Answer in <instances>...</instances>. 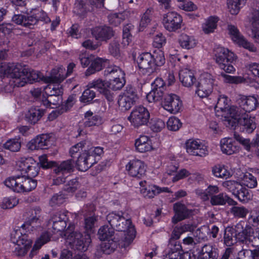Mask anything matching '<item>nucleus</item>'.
<instances>
[{
  "label": "nucleus",
  "mask_w": 259,
  "mask_h": 259,
  "mask_svg": "<svg viewBox=\"0 0 259 259\" xmlns=\"http://www.w3.org/2000/svg\"><path fill=\"white\" fill-rule=\"evenodd\" d=\"M104 75L107 78L111 79H119L125 78V73L117 66H110L107 67L104 71Z\"/></svg>",
  "instance_id": "obj_29"
},
{
  "label": "nucleus",
  "mask_w": 259,
  "mask_h": 259,
  "mask_svg": "<svg viewBox=\"0 0 259 259\" xmlns=\"http://www.w3.org/2000/svg\"><path fill=\"white\" fill-rule=\"evenodd\" d=\"M126 169L130 176L142 179L145 175L146 166L143 161L133 159L126 165Z\"/></svg>",
  "instance_id": "obj_17"
},
{
  "label": "nucleus",
  "mask_w": 259,
  "mask_h": 259,
  "mask_svg": "<svg viewBox=\"0 0 259 259\" xmlns=\"http://www.w3.org/2000/svg\"><path fill=\"white\" fill-rule=\"evenodd\" d=\"M173 207L175 214L172 218V222L175 224L187 219L192 213L191 210L188 209L184 204L180 202L175 203Z\"/></svg>",
  "instance_id": "obj_23"
},
{
  "label": "nucleus",
  "mask_w": 259,
  "mask_h": 259,
  "mask_svg": "<svg viewBox=\"0 0 259 259\" xmlns=\"http://www.w3.org/2000/svg\"><path fill=\"white\" fill-rule=\"evenodd\" d=\"M50 140L47 135L42 134L37 136L28 143L27 147L30 150H35L46 148Z\"/></svg>",
  "instance_id": "obj_25"
},
{
  "label": "nucleus",
  "mask_w": 259,
  "mask_h": 259,
  "mask_svg": "<svg viewBox=\"0 0 259 259\" xmlns=\"http://www.w3.org/2000/svg\"><path fill=\"white\" fill-rule=\"evenodd\" d=\"M12 21L17 24L33 29L40 21L48 23L51 22V19L43 10H34L26 14H15Z\"/></svg>",
  "instance_id": "obj_4"
},
{
  "label": "nucleus",
  "mask_w": 259,
  "mask_h": 259,
  "mask_svg": "<svg viewBox=\"0 0 259 259\" xmlns=\"http://www.w3.org/2000/svg\"><path fill=\"white\" fill-rule=\"evenodd\" d=\"M139 185L140 192L145 198H153L155 195L162 192H169L168 188L167 187L160 188L154 185H150L148 184L146 181H141Z\"/></svg>",
  "instance_id": "obj_19"
},
{
  "label": "nucleus",
  "mask_w": 259,
  "mask_h": 259,
  "mask_svg": "<svg viewBox=\"0 0 259 259\" xmlns=\"http://www.w3.org/2000/svg\"><path fill=\"white\" fill-rule=\"evenodd\" d=\"M230 211L235 217L240 218H245L249 212L248 209L244 206H233Z\"/></svg>",
  "instance_id": "obj_62"
},
{
  "label": "nucleus",
  "mask_w": 259,
  "mask_h": 259,
  "mask_svg": "<svg viewBox=\"0 0 259 259\" xmlns=\"http://www.w3.org/2000/svg\"><path fill=\"white\" fill-rule=\"evenodd\" d=\"M247 0H228L227 5L230 13L236 15L240 8L245 4Z\"/></svg>",
  "instance_id": "obj_41"
},
{
  "label": "nucleus",
  "mask_w": 259,
  "mask_h": 259,
  "mask_svg": "<svg viewBox=\"0 0 259 259\" xmlns=\"http://www.w3.org/2000/svg\"><path fill=\"white\" fill-rule=\"evenodd\" d=\"M152 15V9H148L143 15L140 22V31H143L144 29L150 23Z\"/></svg>",
  "instance_id": "obj_59"
},
{
  "label": "nucleus",
  "mask_w": 259,
  "mask_h": 259,
  "mask_svg": "<svg viewBox=\"0 0 259 259\" xmlns=\"http://www.w3.org/2000/svg\"><path fill=\"white\" fill-rule=\"evenodd\" d=\"M186 151L190 155L203 157L208 154L207 147L199 140L189 139L186 142Z\"/></svg>",
  "instance_id": "obj_16"
},
{
  "label": "nucleus",
  "mask_w": 259,
  "mask_h": 259,
  "mask_svg": "<svg viewBox=\"0 0 259 259\" xmlns=\"http://www.w3.org/2000/svg\"><path fill=\"white\" fill-rule=\"evenodd\" d=\"M219 249L211 244H205L199 252L198 259H218Z\"/></svg>",
  "instance_id": "obj_26"
},
{
  "label": "nucleus",
  "mask_w": 259,
  "mask_h": 259,
  "mask_svg": "<svg viewBox=\"0 0 259 259\" xmlns=\"http://www.w3.org/2000/svg\"><path fill=\"white\" fill-rule=\"evenodd\" d=\"M74 169V162L72 159H69L63 161L60 163L56 162V166L54 169V171L56 174H62L63 175L66 173L72 172Z\"/></svg>",
  "instance_id": "obj_31"
},
{
  "label": "nucleus",
  "mask_w": 259,
  "mask_h": 259,
  "mask_svg": "<svg viewBox=\"0 0 259 259\" xmlns=\"http://www.w3.org/2000/svg\"><path fill=\"white\" fill-rule=\"evenodd\" d=\"M80 187V184L77 179H73L69 181L64 186L63 191L68 194H73Z\"/></svg>",
  "instance_id": "obj_56"
},
{
  "label": "nucleus",
  "mask_w": 259,
  "mask_h": 259,
  "mask_svg": "<svg viewBox=\"0 0 259 259\" xmlns=\"http://www.w3.org/2000/svg\"><path fill=\"white\" fill-rule=\"evenodd\" d=\"M114 229L112 227H109L108 226H103L101 227L98 231V237L101 240H107L112 237L114 233Z\"/></svg>",
  "instance_id": "obj_46"
},
{
  "label": "nucleus",
  "mask_w": 259,
  "mask_h": 259,
  "mask_svg": "<svg viewBox=\"0 0 259 259\" xmlns=\"http://www.w3.org/2000/svg\"><path fill=\"white\" fill-rule=\"evenodd\" d=\"M151 57L154 64L155 70L156 66H161L165 63V59L164 53L160 50H155L151 54Z\"/></svg>",
  "instance_id": "obj_45"
},
{
  "label": "nucleus",
  "mask_w": 259,
  "mask_h": 259,
  "mask_svg": "<svg viewBox=\"0 0 259 259\" xmlns=\"http://www.w3.org/2000/svg\"><path fill=\"white\" fill-rule=\"evenodd\" d=\"M165 93L163 91L152 88V90L147 95V99L149 102L159 101L165 97Z\"/></svg>",
  "instance_id": "obj_49"
},
{
  "label": "nucleus",
  "mask_w": 259,
  "mask_h": 259,
  "mask_svg": "<svg viewBox=\"0 0 259 259\" xmlns=\"http://www.w3.org/2000/svg\"><path fill=\"white\" fill-rule=\"evenodd\" d=\"M242 249L238 253L239 259H254L253 250L248 249L249 244L250 242H247L246 244L242 243Z\"/></svg>",
  "instance_id": "obj_54"
},
{
  "label": "nucleus",
  "mask_w": 259,
  "mask_h": 259,
  "mask_svg": "<svg viewBox=\"0 0 259 259\" xmlns=\"http://www.w3.org/2000/svg\"><path fill=\"white\" fill-rule=\"evenodd\" d=\"M100 247L103 253L109 254L114 252L117 247V244L113 239H110L102 242Z\"/></svg>",
  "instance_id": "obj_42"
},
{
  "label": "nucleus",
  "mask_w": 259,
  "mask_h": 259,
  "mask_svg": "<svg viewBox=\"0 0 259 259\" xmlns=\"http://www.w3.org/2000/svg\"><path fill=\"white\" fill-rule=\"evenodd\" d=\"M233 139L224 138L221 141V148L222 151L227 155H231L238 151V148L235 145Z\"/></svg>",
  "instance_id": "obj_34"
},
{
  "label": "nucleus",
  "mask_w": 259,
  "mask_h": 259,
  "mask_svg": "<svg viewBox=\"0 0 259 259\" xmlns=\"http://www.w3.org/2000/svg\"><path fill=\"white\" fill-rule=\"evenodd\" d=\"M252 231L250 226L245 224L244 221H240L234 227L226 228L224 234V243L227 246H231L237 242L242 243L250 242L249 236Z\"/></svg>",
  "instance_id": "obj_2"
},
{
  "label": "nucleus",
  "mask_w": 259,
  "mask_h": 259,
  "mask_svg": "<svg viewBox=\"0 0 259 259\" xmlns=\"http://www.w3.org/2000/svg\"><path fill=\"white\" fill-rule=\"evenodd\" d=\"M182 18L175 12H169L163 16V24L169 31H175L181 27Z\"/></svg>",
  "instance_id": "obj_15"
},
{
  "label": "nucleus",
  "mask_w": 259,
  "mask_h": 259,
  "mask_svg": "<svg viewBox=\"0 0 259 259\" xmlns=\"http://www.w3.org/2000/svg\"><path fill=\"white\" fill-rule=\"evenodd\" d=\"M218 18L214 17H209L202 25V29L205 33L212 32L217 27Z\"/></svg>",
  "instance_id": "obj_50"
},
{
  "label": "nucleus",
  "mask_w": 259,
  "mask_h": 259,
  "mask_svg": "<svg viewBox=\"0 0 259 259\" xmlns=\"http://www.w3.org/2000/svg\"><path fill=\"white\" fill-rule=\"evenodd\" d=\"M179 78L182 84L186 87H191L196 81L193 73L187 68L180 71Z\"/></svg>",
  "instance_id": "obj_30"
},
{
  "label": "nucleus",
  "mask_w": 259,
  "mask_h": 259,
  "mask_svg": "<svg viewBox=\"0 0 259 259\" xmlns=\"http://www.w3.org/2000/svg\"><path fill=\"white\" fill-rule=\"evenodd\" d=\"M90 88H94L97 89L100 93L108 87V82L98 78L93 80L89 83L88 85Z\"/></svg>",
  "instance_id": "obj_48"
},
{
  "label": "nucleus",
  "mask_w": 259,
  "mask_h": 259,
  "mask_svg": "<svg viewBox=\"0 0 259 259\" xmlns=\"http://www.w3.org/2000/svg\"><path fill=\"white\" fill-rule=\"evenodd\" d=\"M215 81L214 76L210 73H204L201 74L196 85V93L200 98L208 97L212 92Z\"/></svg>",
  "instance_id": "obj_9"
},
{
  "label": "nucleus",
  "mask_w": 259,
  "mask_h": 259,
  "mask_svg": "<svg viewBox=\"0 0 259 259\" xmlns=\"http://www.w3.org/2000/svg\"><path fill=\"white\" fill-rule=\"evenodd\" d=\"M46 97L53 96H61L63 94V90L59 84H50L45 88Z\"/></svg>",
  "instance_id": "obj_43"
},
{
  "label": "nucleus",
  "mask_w": 259,
  "mask_h": 259,
  "mask_svg": "<svg viewBox=\"0 0 259 259\" xmlns=\"http://www.w3.org/2000/svg\"><path fill=\"white\" fill-rule=\"evenodd\" d=\"M138 99L136 88L130 84L127 85L123 93L119 96L118 104L122 110H129Z\"/></svg>",
  "instance_id": "obj_10"
},
{
  "label": "nucleus",
  "mask_w": 259,
  "mask_h": 259,
  "mask_svg": "<svg viewBox=\"0 0 259 259\" xmlns=\"http://www.w3.org/2000/svg\"><path fill=\"white\" fill-rule=\"evenodd\" d=\"M41 220V210L39 207H36L31 209L28 214L25 224L22 225V228L25 227L26 225L32 226L36 225L35 226L40 224Z\"/></svg>",
  "instance_id": "obj_27"
},
{
  "label": "nucleus",
  "mask_w": 259,
  "mask_h": 259,
  "mask_svg": "<svg viewBox=\"0 0 259 259\" xmlns=\"http://www.w3.org/2000/svg\"><path fill=\"white\" fill-rule=\"evenodd\" d=\"M68 220L66 214L60 212L53 214L48 223L49 228L51 227L53 232L56 233L63 231L67 226Z\"/></svg>",
  "instance_id": "obj_18"
},
{
  "label": "nucleus",
  "mask_w": 259,
  "mask_h": 259,
  "mask_svg": "<svg viewBox=\"0 0 259 259\" xmlns=\"http://www.w3.org/2000/svg\"><path fill=\"white\" fill-rule=\"evenodd\" d=\"M222 186L228 191L231 192L234 195L238 192L239 188H241V184L236 181L228 180L224 182Z\"/></svg>",
  "instance_id": "obj_53"
},
{
  "label": "nucleus",
  "mask_w": 259,
  "mask_h": 259,
  "mask_svg": "<svg viewBox=\"0 0 259 259\" xmlns=\"http://www.w3.org/2000/svg\"><path fill=\"white\" fill-rule=\"evenodd\" d=\"M243 184L249 188H254L257 186L256 178L252 174L246 172L242 178Z\"/></svg>",
  "instance_id": "obj_51"
},
{
  "label": "nucleus",
  "mask_w": 259,
  "mask_h": 259,
  "mask_svg": "<svg viewBox=\"0 0 259 259\" xmlns=\"http://www.w3.org/2000/svg\"><path fill=\"white\" fill-rule=\"evenodd\" d=\"M127 18L125 12L114 13L108 16V20L110 24L117 26Z\"/></svg>",
  "instance_id": "obj_52"
},
{
  "label": "nucleus",
  "mask_w": 259,
  "mask_h": 259,
  "mask_svg": "<svg viewBox=\"0 0 259 259\" xmlns=\"http://www.w3.org/2000/svg\"><path fill=\"white\" fill-rule=\"evenodd\" d=\"M149 117L148 110L143 106H139L133 110L128 119L134 126L139 127L147 124Z\"/></svg>",
  "instance_id": "obj_12"
},
{
  "label": "nucleus",
  "mask_w": 259,
  "mask_h": 259,
  "mask_svg": "<svg viewBox=\"0 0 259 259\" xmlns=\"http://www.w3.org/2000/svg\"><path fill=\"white\" fill-rule=\"evenodd\" d=\"M108 51L114 57L119 58L120 56V48L119 41L115 38L109 44Z\"/></svg>",
  "instance_id": "obj_47"
},
{
  "label": "nucleus",
  "mask_w": 259,
  "mask_h": 259,
  "mask_svg": "<svg viewBox=\"0 0 259 259\" xmlns=\"http://www.w3.org/2000/svg\"><path fill=\"white\" fill-rule=\"evenodd\" d=\"M180 120L176 117H170L167 121V126L170 131H178L181 126Z\"/></svg>",
  "instance_id": "obj_64"
},
{
  "label": "nucleus",
  "mask_w": 259,
  "mask_h": 259,
  "mask_svg": "<svg viewBox=\"0 0 259 259\" xmlns=\"http://www.w3.org/2000/svg\"><path fill=\"white\" fill-rule=\"evenodd\" d=\"M164 108L171 113H177L181 109L182 103L175 94H167L162 102Z\"/></svg>",
  "instance_id": "obj_21"
},
{
  "label": "nucleus",
  "mask_w": 259,
  "mask_h": 259,
  "mask_svg": "<svg viewBox=\"0 0 259 259\" xmlns=\"http://www.w3.org/2000/svg\"><path fill=\"white\" fill-rule=\"evenodd\" d=\"M234 196L243 203L247 202L251 197L248 190L242 185H241V188H239L238 192H236Z\"/></svg>",
  "instance_id": "obj_55"
},
{
  "label": "nucleus",
  "mask_w": 259,
  "mask_h": 259,
  "mask_svg": "<svg viewBox=\"0 0 259 259\" xmlns=\"http://www.w3.org/2000/svg\"><path fill=\"white\" fill-rule=\"evenodd\" d=\"M65 195L62 193L55 194L50 200V204L52 207L60 205L65 202Z\"/></svg>",
  "instance_id": "obj_61"
},
{
  "label": "nucleus",
  "mask_w": 259,
  "mask_h": 259,
  "mask_svg": "<svg viewBox=\"0 0 259 259\" xmlns=\"http://www.w3.org/2000/svg\"><path fill=\"white\" fill-rule=\"evenodd\" d=\"M105 62V60L101 58H97L94 59L93 58L91 63V65L85 72L87 76L90 75L97 71H99L102 69L103 63Z\"/></svg>",
  "instance_id": "obj_38"
},
{
  "label": "nucleus",
  "mask_w": 259,
  "mask_h": 259,
  "mask_svg": "<svg viewBox=\"0 0 259 259\" xmlns=\"http://www.w3.org/2000/svg\"><path fill=\"white\" fill-rule=\"evenodd\" d=\"M227 28L230 37L234 42L250 52H256V48L244 37L236 26L228 24Z\"/></svg>",
  "instance_id": "obj_13"
},
{
  "label": "nucleus",
  "mask_w": 259,
  "mask_h": 259,
  "mask_svg": "<svg viewBox=\"0 0 259 259\" xmlns=\"http://www.w3.org/2000/svg\"><path fill=\"white\" fill-rule=\"evenodd\" d=\"M96 162V159H94L93 155H89L86 150H84V152L78 157L76 164L79 170L84 171Z\"/></svg>",
  "instance_id": "obj_24"
},
{
  "label": "nucleus",
  "mask_w": 259,
  "mask_h": 259,
  "mask_svg": "<svg viewBox=\"0 0 259 259\" xmlns=\"http://www.w3.org/2000/svg\"><path fill=\"white\" fill-rule=\"evenodd\" d=\"M165 126V122L159 118H152L150 122V128L155 132L161 131Z\"/></svg>",
  "instance_id": "obj_60"
},
{
  "label": "nucleus",
  "mask_w": 259,
  "mask_h": 259,
  "mask_svg": "<svg viewBox=\"0 0 259 259\" xmlns=\"http://www.w3.org/2000/svg\"><path fill=\"white\" fill-rule=\"evenodd\" d=\"M21 147V141L19 138L10 139L4 144V147L6 149L14 152L19 151Z\"/></svg>",
  "instance_id": "obj_44"
},
{
  "label": "nucleus",
  "mask_w": 259,
  "mask_h": 259,
  "mask_svg": "<svg viewBox=\"0 0 259 259\" xmlns=\"http://www.w3.org/2000/svg\"><path fill=\"white\" fill-rule=\"evenodd\" d=\"M45 110L38 107L31 108L26 115V118L31 124L36 123L44 115Z\"/></svg>",
  "instance_id": "obj_33"
},
{
  "label": "nucleus",
  "mask_w": 259,
  "mask_h": 259,
  "mask_svg": "<svg viewBox=\"0 0 259 259\" xmlns=\"http://www.w3.org/2000/svg\"><path fill=\"white\" fill-rule=\"evenodd\" d=\"M84 119L85 121L84 124L88 127L97 125L101 122L100 117L91 111H88L85 113Z\"/></svg>",
  "instance_id": "obj_40"
},
{
  "label": "nucleus",
  "mask_w": 259,
  "mask_h": 259,
  "mask_svg": "<svg viewBox=\"0 0 259 259\" xmlns=\"http://www.w3.org/2000/svg\"><path fill=\"white\" fill-rule=\"evenodd\" d=\"M238 113L235 114L231 119H227L226 125L228 127L236 126L238 124L240 126L243 132L251 133L256 128V123L254 117L250 116L240 108Z\"/></svg>",
  "instance_id": "obj_6"
},
{
  "label": "nucleus",
  "mask_w": 259,
  "mask_h": 259,
  "mask_svg": "<svg viewBox=\"0 0 259 259\" xmlns=\"http://www.w3.org/2000/svg\"><path fill=\"white\" fill-rule=\"evenodd\" d=\"M135 146L136 150L141 153L150 151L152 149L151 141L146 136H141L136 139Z\"/></svg>",
  "instance_id": "obj_28"
},
{
  "label": "nucleus",
  "mask_w": 259,
  "mask_h": 259,
  "mask_svg": "<svg viewBox=\"0 0 259 259\" xmlns=\"http://www.w3.org/2000/svg\"><path fill=\"white\" fill-rule=\"evenodd\" d=\"M76 102L75 96H70L64 104L61 105L60 107V111H57V110L53 111L49 116L50 120H53L57 117L58 114L63 113L64 112L67 111L69 110L74 104Z\"/></svg>",
  "instance_id": "obj_32"
},
{
  "label": "nucleus",
  "mask_w": 259,
  "mask_h": 259,
  "mask_svg": "<svg viewBox=\"0 0 259 259\" xmlns=\"http://www.w3.org/2000/svg\"><path fill=\"white\" fill-rule=\"evenodd\" d=\"M62 102V97L61 96H53L49 97H46L44 94L42 98V103L47 107H51V105H59ZM52 108H55L52 107Z\"/></svg>",
  "instance_id": "obj_39"
},
{
  "label": "nucleus",
  "mask_w": 259,
  "mask_h": 259,
  "mask_svg": "<svg viewBox=\"0 0 259 259\" xmlns=\"http://www.w3.org/2000/svg\"><path fill=\"white\" fill-rule=\"evenodd\" d=\"M137 62L139 68L142 70L143 73L149 75L155 71L151 53L146 52L140 54Z\"/></svg>",
  "instance_id": "obj_20"
},
{
  "label": "nucleus",
  "mask_w": 259,
  "mask_h": 259,
  "mask_svg": "<svg viewBox=\"0 0 259 259\" xmlns=\"http://www.w3.org/2000/svg\"><path fill=\"white\" fill-rule=\"evenodd\" d=\"M68 240L72 248L81 252L88 249L91 242V239L88 234L83 236L82 234L76 231L70 234Z\"/></svg>",
  "instance_id": "obj_11"
},
{
  "label": "nucleus",
  "mask_w": 259,
  "mask_h": 259,
  "mask_svg": "<svg viewBox=\"0 0 259 259\" xmlns=\"http://www.w3.org/2000/svg\"><path fill=\"white\" fill-rule=\"evenodd\" d=\"M13 242L17 244L25 245L30 247L31 245V241L28 238V236L26 234L21 232V230H16L12 235Z\"/></svg>",
  "instance_id": "obj_35"
},
{
  "label": "nucleus",
  "mask_w": 259,
  "mask_h": 259,
  "mask_svg": "<svg viewBox=\"0 0 259 259\" xmlns=\"http://www.w3.org/2000/svg\"><path fill=\"white\" fill-rule=\"evenodd\" d=\"M64 71L62 68L58 70L53 69L50 76H45L39 72L14 63L2 64L1 69L2 73L11 78L10 85L14 87H21L27 83H33L40 81L45 83H59L64 80Z\"/></svg>",
  "instance_id": "obj_1"
},
{
  "label": "nucleus",
  "mask_w": 259,
  "mask_h": 259,
  "mask_svg": "<svg viewBox=\"0 0 259 259\" xmlns=\"http://www.w3.org/2000/svg\"><path fill=\"white\" fill-rule=\"evenodd\" d=\"M91 32L96 40L106 42L114 37L115 34L113 28L107 25L96 26L91 29Z\"/></svg>",
  "instance_id": "obj_14"
},
{
  "label": "nucleus",
  "mask_w": 259,
  "mask_h": 259,
  "mask_svg": "<svg viewBox=\"0 0 259 259\" xmlns=\"http://www.w3.org/2000/svg\"><path fill=\"white\" fill-rule=\"evenodd\" d=\"M123 214L122 211H113L107 215L106 219L114 229L124 232L125 239L131 242L135 237L136 230L132 225L131 220L125 218Z\"/></svg>",
  "instance_id": "obj_3"
},
{
  "label": "nucleus",
  "mask_w": 259,
  "mask_h": 259,
  "mask_svg": "<svg viewBox=\"0 0 259 259\" xmlns=\"http://www.w3.org/2000/svg\"><path fill=\"white\" fill-rule=\"evenodd\" d=\"M193 229V226L190 224H181L175 227L170 238L177 240L181 234L186 232L192 231Z\"/></svg>",
  "instance_id": "obj_37"
},
{
  "label": "nucleus",
  "mask_w": 259,
  "mask_h": 259,
  "mask_svg": "<svg viewBox=\"0 0 259 259\" xmlns=\"http://www.w3.org/2000/svg\"><path fill=\"white\" fill-rule=\"evenodd\" d=\"M34 160L31 158H22L18 162V166L19 167V170L22 172L21 175H23L27 170V169L31 165V164L33 162Z\"/></svg>",
  "instance_id": "obj_58"
},
{
  "label": "nucleus",
  "mask_w": 259,
  "mask_h": 259,
  "mask_svg": "<svg viewBox=\"0 0 259 259\" xmlns=\"http://www.w3.org/2000/svg\"><path fill=\"white\" fill-rule=\"evenodd\" d=\"M125 79L122 78L118 79H111L108 82V87L113 91H117L121 89L125 84Z\"/></svg>",
  "instance_id": "obj_63"
},
{
  "label": "nucleus",
  "mask_w": 259,
  "mask_h": 259,
  "mask_svg": "<svg viewBox=\"0 0 259 259\" xmlns=\"http://www.w3.org/2000/svg\"><path fill=\"white\" fill-rule=\"evenodd\" d=\"M212 171L213 175L216 177L227 178L230 176V172L224 166L221 165H215L212 168Z\"/></svg>",
  "instance_id": "obj_57"
},
{
  "label": "nucleus",
  "mask_w": 259,
  "mask_h": 259,
  "mask_svg": "<svg viewBox=\"0 0 259 259\" xmlns=\"http://www.w3.org/2000/svg\"><path fill=\"white\" fill-rule=\"evenodd\" d=\"M230 100L225 95H220L218 99L217 103L215 106L216 115L222 117V119L226 125L228 122L227 119L234 117L235 114L238 113L240 108L232 106L229 108Z\"/></svg>",
  "instance_id": "obj_8"
},
{
  "label": "nucleus",
  "mask_w": 259,
  "mask_h": 259,
  "mask_svg": "<svg viewBox=\"0 0 259 259\" xmlns=\"http://www.w3.org/2000/svg\"><path fill=\"white\" fill-rule=\"evenodd\" d=\"M179 41L183 48L188 50L194 48L197 44V40L194 36L185 33L180 35Z\"/></svg>",
  "instance_id": "obj_36"
},
{
  "label": "nucleus",
  "mask_w": 259,
  "mask_h": 259,
  "mask_svg": "<svg viewBox=\"0 0 259 259\" xmlns=\"http://www.w3.org/2000/svg\"><path fill=\"white\" fill-rule=\"evenodd\" d=\"M216 63L225 72L233 73L235 68L233 65L236 58L234 54L227 49L218 47L214 50Z\"/></svg>",
  "instance_id": "obj_7"
},
{
  "label": "nucleus",
  "mask_w": 259,
  "mask_h": 259,
  "mask_svg": "<svg viewBox=\"0 0 259 259\" xmlns=\"http://www.w3.org/2000/svg\"><path fill=\"white\" fill-rule=\"evenodd\" d=\"M258 100V96L247 97L240 95L238 99V103L239 105L238 107L246 113L247 112H250L256 108L259 104Z\"/></svg>",
  "instance_id": "obj_22"
},
{
  "label": "nucleus",
  "mask_w": 259,
  "mask_h": 259,
  "mask_svg": "<svg viewBox=\"0 0 259 259\" xmlns=\"http://www.w3.org/2000/svg\"><path fill=\"white\" fill-rule=\"evenodd\" d=\"M4 184L14 192H28L36 188L37 181L26 177L25 175H17L7 178L5 181Z\"/></svg>",
  "instance_id": "obj_5"
}]
</instances>
